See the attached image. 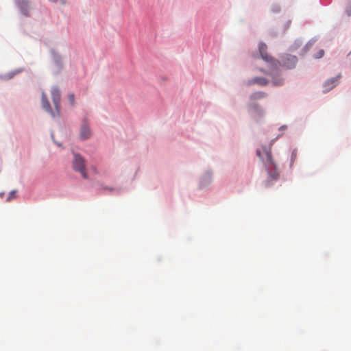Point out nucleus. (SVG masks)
I'll return each mask as SVG.
<instances>
[{
	"label": "nucleus",
	"instance_id": "f3484780",
	"mask_svg": "<svg viewBox=\"0 0 351 351\" xmlns=\"http://www.w3.org/2000/svg\"><path fill=\"white\" fill-rule=\"evenodd\" d=\"M23 15H28V14L25 13V12H24V11H23Z\"/></svg>",
	"mask_w": 351,
	"mask_h": 351
},
{
	"label": "nucleus",
	"instance_id": "1a4fd4ad",
	"mask_svg": "<svg viewBox=\"0 0 351 351\" xmlns=\"http://www.w3.org/2000/svg\"><path fill=\"white\" fill-rule=\"evenodd\" d=\"M266 96H267V94L265 93L262 92V91H258V92H255V93H252L250 95V99L252 100H257V99H263V98L265 97Z\"/></svg>",
	"mask_w": 351,
	"mask_h": 351
},
{
	"label": "nucleus",
	"instance_id": "ddd939ff",
	"mask_svg": "<svg viewBox=\"0 0 351 351\" xmlns=\"http://www.w3.org/2000/svg\"><path fill=\"white\" fill-rule=\"evenodd\" d=\"M324 55V51L323 49H320L317 54L315 55V58H320L323 57Z\"/></svg>",
	"mask_w": 351,
	"mask_h": 351
},
{
	"label": "nucleus",
	"instance_id": "6e6552de",
	"mask_svg": "<svg viewBox=\"0 0 351 351\" xmlns=\"http://www.w3.org/2000/svg\"><path fill=\"white\" fill-rule=\"evenodd\" d=\"M268 80L263 77H256L252 80V81L249 83L251 84H257L260 86H266L268 84Z\"/></svg>",
	"mask_w": 351,
	"mask_h": 351
},
{
	"label": "nucleus",
	"instance_id": "7ed1b4c3",
	"mask_svg": "<svg viewBox=\"0 0 351 351\" xmlns=\"http://www.w3.org/2000/svg\"><path fill=\"white\" fill-rule=\"evenodd\" d=\"M73 167L75 171L80 172L84 178H88L86 171L85 160L80 155L77 154H74Z\"/></svg>",
	"mask_w": 351,
	"mask_h": 351
},
{
	"label": "nucleus",
	"instance_id": "dca6fc26",
	"mask_svg": "<svg viewBox=\"0 0 351 351\" xmlns=\"http://www.w3.org/2000/svg\"><path fill=\"white\" fill-rule=\"evenodd\" d=\"M51 1H53V2H58L59 0H50Z\"/></svg>",
	"mask_w": 351,
	"mask_h": 351
},
{
	"label": "nucleus",
	"instance_id": "0eeeda50",
	"mask_svg": "<svg viewBox=\"0 0 351 351\" xmlns=\"http://www.w3.org/2000/svg\"><path fill=\"white\" fill-rule=\"evenodd\" d=\"M90 136V131L86 125H83L80 131V138L82 140H86Z\"/></svg>",
	"mask_w": 351,
	"mask_h": 351
},
{
	"label": "nucleus",
	"instance_id": "39448f33",
	"mask_svg": "<svg viewBox=\"0 0 351 351\" xmlns=\"http://www.w3.org/2000/svg\"><path fill=\"white\" fill-rule=\"evenodd\" d=\"M281 60L284 66L292 69L295 66L298 59L295 56L285 54L281 57Z\"/></svg>",
	"mask_w": 351,
	"mask_h": 351
},
{
	"label": "nucleus",
	"instance_id": "4468645a",
	"mask_svg": "<svg viewBox=\"0 0 351 351\" xmlns=\"http://www.w3.org/2000/svg\"><path fill=\"white\" fill-rule=\"evenodd\" d=\"M19 71H17L16 73H19ZM16 74V73H12L8 74V78H12Z\"/></svg>",
	"mask_w": 351,
	"mask_h": 351
},
{
	"label": "nucleus",
	"instance_id": "2eb2a0df",
	"mask_svg": "<svg viewBox=\"0 0 351 351\" xmlns=\"http://www.w3.org/2000/svg\"><path fill=\"white\" fill-rule=\"evenodd\" d=\"M348 16H350V15H351V10H349V11L348 12Z\"/></svg>",
	"mask_w": 351,
	"mask_h": 351
},
{
	"label": "nucleus",
	"instance_id": "423d86ee",
	"mask_svg": "<svg viewBox=\"0 0 351 351\" xmlns=\"http://www.w3.org/2000/svg\"><path fill=\"white\" fill-rule=\"evenodd\" d=\"M340 77H341V75H339L337 77H332V78L326 80L324 83V87L325 88V91L328 92V91L330 90L332 88H333L334 87H335L338 84Z\"/></svg>",
	"mask_w": 351,
	"mask_h": 351
},
{
	"label": "nucleus",
	"instance_id": "f03ea898",
	"mask_svg": "<svg viewBox=\"0 0 351 351\" xmlns=\"http://www.w3.org/2000/svg\"><path fill=\"white\" fill-rule=\"evenodd\" d=\"M51 97L56 108V113L52 111L49 102L47 99V95L43 93L41 101L43 108L48 112H49L52 117L60 116V93L58 88L54 87L51 90Z\"/></svg>",
	"mask_w": 351,
	"mask_h": 351
},
{
	"label": "nucleus",
	"instance_id": "9d476101",
	"mask_svg": "<svg viewBox=\"0 0 351 351\" xmlns=\"http://www.w3.org/2000/svg\"><path fill=\"white\" fill-rule=\"evenodd\" d=\"M284 83L283 79L282 77H273L272 78V84L274 86H282Z\"/></svg>",
	"mask_w": 351,
	"mask_h": 351
},
{
	"label": "nucleus",
	"instance_id": "20e7f679",
	"mask_svg": "<svg viewBox=\"0 0 351 351\" xmlns=\"http://www.w3.org/2000/svg\"><path fill=\"white\" fill-rule=\"evenodd\" d=\"M267 45L264 43H260L258 49L260 54L261 56V58L263 60L266 61L267 62L269 63L271 67L274 68H278L280 65V62L277 60L274 59L272 57L269 56L267 53Z\"/></svg>",
	"mask_w": 351,
	"mask_h": 351
},
{
	"label": "nucleus",
	"instance_id": "f257e3e1",
	"mask_svg": "<svg viewBox=\"0 0 351 351\" xmlns=\"http://www.w3.org/2000/svg\"><path fill=\"white\" fill-rule=\"evenodd\" d=\"M256 155L261 159L265 169L271 180H277L279 173L276 165L272 159L271 154L269 150L263 148L262 151L257 150Z\"/></svg>",
	"mask_w": 351,
	"mask_h": 351
},
{
	"label": "nucleus",
	"instance_id": "f8f14e48",
	"mask_svg": "<svg viewBox=\"0 0 351 351\" xmlns=\"http://www.w3.org/2000/svg\"><path fill=\"white\" fill-rule=\"evenodd\" d=\"M16 197V191H12L10 193L8 197H7L6 200L8 202L11 201L12 199H14Z\"/></svg>",
	"mask_w": 351,
	"mask_h": 351
},
{
	"label": "nucleus",
	"instance_id": "9b49d317",
	"mask_svg": "<svg viewBox=\"0 0 351 351\" xmlns=\"http://www.w3.org/2000/svg\"><path fill=\"white\" fill-rule=\"evenodd\" d=\"M68 100H69V102L70 103V104L73 106L75 105V95H74V94H73V93L69 94L68 95Z\"/></svg>",
	"mask_w": 351,
	"mask_h": 351
}]
</instances>
